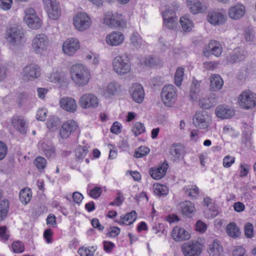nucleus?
<instances>
[{
	"label": "nucleus",
	"instance_id": "obj_15",
	"mask_svg": "<svg viewBox=\"0 0 256 256\" xmlns=\"http://www.w3.org/2000/svg\"><path fill=\"white\" fill-rule=\"evenodd\" d=\"M79 48V42L76 38L68 39L62 44V50L68 56H72Z\"/></svg>",
	"mask_w": 256,
	"mask_h": 256
},
{
	"label": "nucleus",
	"instance_id": "obj_9",
	"mask_svg": "<svg viewBox=\"0 0 256 256\" xmlns=\"http://www.w3.org/2000/svg\"><path fill=\"white\" fill-rule=\"evenodd\" d=\"M192 120L194 126L198 128L206 129L210 126V117L206 111L196 112Z\"/></svg>",
	"mask_w": 256,
	"mask_h": 256
},
{
	"label": "nucleus",
	"instance_id": "obj_7",
	"mask_svg": "<svg viewBox=\"0 0 256 256\" xmlns=\"http://www.w3.org/2000/svg\"><path fill=\"white\" fill-rule=\"evenodd\" d=\"M43 2L48 17L52 20H58L61 14L59 2L56 0H43Z\"/></svg>",
	"mask_w": 256,
	"mask_h": 256
},
{
	"label": "nucleus",
	"instance_id": "obj_3",
	"mask_svg": "<svg viewBox=\"0 0 256 256\" xmlns=\"http://www.w3.org/2000/svg\"><path fill=\"white\" fill-rule=\"evenodd\" d=\"M114 70L118 74L123 76L130 71L131 64L126 54L115 57L112 60Z\"/></svg>",
	"mask_w": 256,
	"mask_h": 256
},
{
	"label": "nucleus",
	"instance_id": "obj_27",
	"mask_svg": "<svg viewBox=\"0 0 256 256\" xmlns=\"http://www.w3.org/2000/svg\"><path fill=\"white\" fill-rule=\"evenodd\" d=\"M170 154L174 160H178L184 155V146L180 144H174L170 148Z\"/></svg>",
	"mask_w": 256,
	"mask_h": 256
},
{
	"label": "nucleus",
	"instance_id": "obj_38",
	"mask_svg": "<svg viewBox=\"0 0 256 256\" xmlns=\"http://www.w3.org/2000/svg\"><path fill=\"white\" fill-rule=\"evenodd\" d=\"M182 212L183 214L188 216L194 210V204L189 201H186L181 204Z\"/></svg>",
	"mask_w": 256,
	"mask_h": 256
},
{
	"label": "nucleus",
	"instance_id": "obj_13",
	"mask_svg": "<svg viewBox=\"0 0 256 256\" xmlns=\"http://www.w3.org/2000/svg\"><path fill=\"white\" fill-rule=\"evenodd\" d=\"M23 78L25 80H32L38 78L40 75V68L36 64L26 66L23 70Z\"/></svg>",
	"mask_w": 256,
	"mask_h": 256
},
{
	"label": "nucleus",
	"instance_id": "obj_33",
	"mask_svg": "<svg viewBox=\"0 0 256 256\" xmlns=\"http://www.w3.org/2000/svg\"><path fill=\"white\" fill-rule=\"evenodd\" d=\"M200 82L196 80L194 78L192 83L190 92V98L192 101L196 100L197 94L200 90Z\"/></svg>",
	"mask_w": 256,
	"mask_h": 256
},
{
	"label": "nucleus",
	"instance_id": "obj_61",
	"mask_svg": "<svg viewBox=\"0 0 256 256\" xmlns=\"http://www.w3.org/2000/svg\"><path fill=\"white\" fill-rule=\"evenodd\" d=\"M47 111L43 108H40L36 114V119L39 120L44 121L46 120Z\"/></svg>",
	"mask_w": 256,
	"mask_h": 256
},
{
	"label": "nucleus",
	"instance_id": "obj_54",
	"mask_svg": "<svg viewBox=\"0 0 256 256\" xmlns=\"http://www.w3.org/2000/svg\"><path fill=\"white\" fill-rule=\"evenodd\" d=\"M253 225L250 223L248 222L244 226V233L246 238H251L253 236Z\"/></svg>",
	"mask_w": 256,
	"mask_h": 256
},
{
	"label": "nucleus",
	"instance_id": "obj_25",
	"mask_svg": "<svg viewBox=\"0 0 256 256\" xmlns=\"http://www.w3.org/2000/svg\"><path fill=\"white\" fill-rule=\"evenodd\" d=\"M215 113L218 118L222 119H228L234 115V111L228 106H220L216 108Z\"/></svg>",
	"mask_w": 256,
	"mask_h": 256
},
{
	"label": "nucleus",
	"instance_id": "obj_51",
	"mask_svg": "<svg viewBox=\"0 0 256 256\" xmlns=\"http://www.w3.org/2000/svg\"><path fill=\"white\" fill-rule=\"evenodd\" d=\"M119 85L116 82L110 83L107 88V92L110 96H113L117 92Z\"/></svg>",
	"mask_w": 256,
	"mask_h": 256
},
{
	"label": "nucleus",
	"instance_id": "obj_4",
	"mask_svg": "<svg viewBox=\"0 0 256 256\" xmlns=\"http://www.w3.org/2000/svg\"><path fill=\"white\" fill-rule=\"evenodd\" d=\"M161 98L165 106H172L174 104L177 98L176 88L172 84L164 86L161 92Z\"/></svg>",
	"mask_w": 256,
	"mask_h": 256
},
{
	"label": "nucleus",
	"instance_id": "obj_17",
	"mask_svg": "<svg viewBox=\"0 0 256 256\" xmlns=\"http://www.w3.org/2000/svg\"><path fill=\"white\" fill-rule=\"evenodd\" d=\"M104 22L111 28H124L126 26V22L123 20L116 18L115 16L110 12L106 14Z\"/></svg>",
	"mask_w": 256,
	"mask_h": 256
},
{
	"label": "nucleus",
	"instance_id": "obj_34",
	"mask_svg": "<svg viewBox=\"0 0 256 256\" xmlns=\"http://www.w3.org/2000/svg\"><path fill=\"white\" fill-rule=\"evenodd\" d=\"M183 30L185 32H190L192 30L193 27V23L190 20L188 16H182L180 20Z\"/></svg>",
	"mask_w": 256,
	"mask_h": 256
},
{
	"label": "nucleus",
	"instance_id": "obj_6",
	"mask_svg": "<svg viewBox=\"0 0 256 256\" xmlns=\"http://www.w3.org/2000/svg\"><path fill=\"white\" fill-rule=\"evenodd\" d=\"M48 42V39L45 34H37L32 40V46L36 53L42 54L46 51Z\"/></svg>",
	"mask_w": 256,
	"mask_h": 256
},
{
	"label": "nucleus",
	"instance_id": "obj_59",
	"mask_svg": "<svg viewBox=\"0 0 256 256\" xmlns=\"http://www.w3.org/2000/svg\"><path fill=\"white\" fill-rule=\"evenodd\" d=\"M234 158L227 156L223 160V166L225 168H229L234 162Z\"/></svg>",
	"mask_w": 256,
	"mask_h": 256
},
{
	"label": "nucleus",
	"instance_id": "obj_22",
	"mask_svg": "<svg viewBox=\"0 0 256 256\" xmlns=\"http://www.w3.org/2000/svg\"><path fill=\"white\" fill-rule=\"evenodd\" d=\"M245 12L244 6L242 4H238L230 8L228 16L232 19L238 20L244 16Z\"/></svg>",
	"mask_w": 256,
	"mask_h": 256
},
{
	"label": "nucleus",
	"instance_id": "obj_11",
	"mask_svg": "<svg viewBox=\"0 0 256 256\" xmlns=\"http://www.w3.org/2000/svg\"><path fill=\"white\" fill-rule=\"evenodd\" d=\"M26 14L24 18L28 26L33 29H38L41 27L42 22L40 18L36 16L34 9L30 8L26 11Z\"/></svg>",
	"mask_w": 256,
	"mask_h": 256
},
{
	"label": "nucleus",
	"instance_id": "obj_62",
	"mask_svg": "<svg viewBox=\"0 0 256 256\" xmlns=\"http://www.w3.org/2000/svg\"><path fill=\"white\" fill-rule=\"evenodd\" d=\"M144 64L149 67L154 66L157 64L156 60L151 56L146 58Z\"/></svg>",
	"mask_w": 256,
	"mask_h": 256
},
{
	"label": "nucleus",
	"instance_id": "obj_21",
	"mask_svg": "<svg viewBox=\"0 0 256 256\" xmlns=\"http://www.w3.org/2000/svg\"><path fill=\"white\" fill-rule=\"evenodd\" d=\"M124 40V36L120 32H112L108 34L106 39L108 44L112 46L120 45Z\"/></svg>",
	"mask_w": 256,
	"mask_h": 256
},
{
	"label": "nucleus",
	"instance_id": "obj_57",
	"mask_svg": "<svg viewBox=\"0 0 256 256\" xmlns=\"http://www.w3.org/2000/svg\"><path fill=\"white\" fill-rule=\"evenodd\" d=\"M110 228L111 230L106 234L108 236L115 238L120 233V229L117 226L110 227Z\"/></svg>",
	"mask_w": 256,
	"mask_h": 256
},
{
	"label": "nucleus",
	"instance_id": "obj_31",
	"mask_svg": "<svg viewBox=\"0 0 256 256\" xmlns=\"http://www.w3.org/2000/svg\"><path fill=\"white\" fill-rule=\"evenodd\" d=\"M208 50L212 52V54L215 56H220L222 52V47L220 43L218 41L212 40L210 41L208 47Z\"/></svg>",
	"mask_w": 256,
	"mask_h": 256
},
{
	"label": "nucleus",
	"instance_id": "obj_8",
	"mask_svg": "<svg viewBox=\"0 0 256 256\" xmlns=\"http://www.w3.org/2000/svg\"><path fill=\"white\" fill-rule=\"evenodd\" d=\"M182 250L184 256H199L202 249L200 242L191 241L184 244Z\"/></svg>",
	"mask_w": 256,
	"mask_h": 256
},
{
	"label": "nucleus",
	"instance_id": "obj_63",
	"mask_svg": "<svg viewBox=\"0 0 256 256\" xmlns=\"http://www.w3.org/2000/svg\"><path fill=\"white\" fill-rule=\"evenodd\" d=\"M206 228V224L202 221L198 220L196 224V230L200 232H204Z\"/></svg>",
	"mask_w": 256,
	"mask_h": 256
},
{
	"label": "nucleus",
	"instance_id": "obj_16",
	"mask_svg": "<svg viewBox=\"0 0 256 256\" xmlns=\"http://www.w3.org/2000/svg\"><path fill=\"white\" fill-rule=\"evenodd\" d=\"M78 128L76 122L74 120H69L64 123L60 130V135L62 138H68Z\"/></svg>",
	"mask_w": 256,
	"mask_h": 256
},
{
	"label": "nucleus",
	"instance_id": "obj_20",
	"mask_svg": "<svg viewBox=\"0 0 256 256\" xmlns=\"http://www.w3.org/2000/svg\"><path fill=\"white\" fill-rule=\"evenodd\" d=\"M60 104L62 109L68 112H74L76 110V102L72 98L67 96L62 98L60 100Z\"/></svg>",
	"mask_w": 256,
	"mask_h": 256
},
{
	"label": "nucleus",
	"instance_id": "obj_18",
	"mask_svg": "<svg viewBox=\"0 0 256 256\" xmlns=\"http://www.w3.org/2000/svg\"><path fill=\"white\" fill-rule=\"evenodd\" d=\"M130 92L132 99L137 103H141L142 102L144 92L143 86L139 84H133L130 88Z\"/></svg>",
	"mask_w": 256,
	"mask_h": 256
},
{
	"label": "nucleus",
	"instance_id": "obj_39",
	"mask_svg": "<svg viewBox=\"0 0 256 256\" xmlns=\"http://www.w3.org/2000/svg\"><path fill=\"white\" fill-rule=\"evenodd\" d=\"M88 152V148L85 146H78L76 150V156L78 161L82 160Z\"/></svg>",
	"mask_w": 256,
	"mask_h": 256
},
{
	"label": "nucleus",
	"instance_id": "obj_19",
	"mask_svg": "<svg viewBox=\"0 0 256 256\" xmlns=\"http://www.w3.org/2000/svg\"><path fill=\"white\" fill-rule=\"evenodd\" d=\"M13 126L20 134H26L28 129V124L22 116H15L12 119Z\"/></svg>",
	"mask_w": 256,
	"mask_h": 256
},
{
	"label": "nucleus",
	"instance_id": "obj_12",
	"mask_svg": "<svg viewBox=\"0 0 256 256\" xmlns=\"http://www.w3.org/2000/svg\"><path fill=\"white\" fill-rule=\"evenodd\" d=\"M164 23L168 29L174 30L176 26L178 19L174 10L168 8L162 12Z\"/></svg>",
	"mask_w": 256,
	"mask_h": 256
},
{
	"label": "nucleus",
	"instance_id": "obj_36",
	"mask_svg": "<svg viewBox=\"0 0 256 256\" xmlns=\"http://www.w3.org/2000/svg\"><path fill=\"white\" fill-rule=\"evenodd\" d=\"M9 209V202L8 200L4 199L0 202V222L7 216Z\"/></svg>",
	"mask_w": 256,
	"mask_h": 256
},
{
	"label": "nucleus",
	"instance_id": "obj_60",
	"mask_svg": "<svg viewBox=\"0 0 256 256\" xmlns=\"http://www.w3.org/2000/svg\"><path fill=\"white\" fill-rule=\"evenodd\" d=\"M121 127L122 125L119 122H115L110 128V132L113 134H118L121 132Z\"/></svg>",
	"mask_w": 256,
	"mask_h": 256
},
{
	"label": "nucleus",
	"instance_id": "obj_5",
	"mask_svg": "<svg viewBox=\"0 0 256 256\" xmlns=\"http://www.w3.org/2000/svg\"><path fill=\"white\" fill-rule=\"evenodd\" d=\"M238 100L240 106L244 109H252L256 106V94L249 90L243 91Z\"/></svg>",
	"mask_w": 256,
	"mask_h": 256
},
{
	"label": "nucleus",
	"instance_id": "obj_47",
	"mask_svg": "<svg viewBox=\"0 0 256 256\" xmlns=\"http://www.w3.org/2000/svg\"><path fill=\"white\" fill-rule=\"evenodd\" d=\"M60 123L59 118L54 116H52L48 120L46 125L48 128L52 130L56 128Z\"/></svg>",
	"mask_w": 256,
	"mask_h": 256
},
{
	"label": "nucleus",
	"instance_id": "obj_1",
	"mask_svg": "<svg viewBox=\"0 0 256 256\" xmlns=\"http://www.w3.org/2000/svg\"><path fill=\"white\" fill-rule=\"evenodd\" d=\"M71 78L79 86L86 85L91 77L89 70L82 64H76L70 68Z\"/></svg>",
	"mask_w": 256,
	"mask_h": 256
},
{
	"label": "nucleus",
	"instance_id": "obj_37",
	"mask_svg": "<svg viewBox=\"0 0 256 256\" xmlns=\"http://www.w3.org/2000/svg\"><path fill=\"white\" fill-rule=\"evenodd\" d=\"M190 11L194 14L198 12H204L206 8V7L203 5L201 2L198 1L188 6Z\"/></svg>",
	"mask_w": 256,
	"mask_h": 256
},
{
	"label": "nucleus",
	"instance_id": "obj_26",
	"mask_svg": "<svg viewBox=\"0 0 256 256\" xmlns=\"http://www.w3.org/2000/svg\"><path fill=\"white\" fill-rule=\"evenodd\" d=\"M168 165L166 162H164L162 165L157 168H152L150 169V174L151 176L155 180H159L162 178L166 174Z\"/></svg>",
	"mask_w": 256,
	"mask_h": 256
},
{
	"label": "nucleus",
	"instance_id": "obj_48",
	"mask_svg": "<svg viewBox=\"0 0 256 256\" xmlns=\"http://www.w3.org/2000/svg\"><path fill=\"white\" fill-rule=\"evenodd\" d=\"M12 250L14 253H21L24 250V244L20 241H15L12 244Z\"/></svg>",
	"mask_w": 256,
	"mask_h": 256
},
{
	"label": "nucleus",
	"instance_id": "obj_49",
	"mask_svg": "<svg viewBox=\"0 0 256 256\" xmlns=\"http://www.w3.org/2000/svg\"><path fill=\"white\" fill-rule=\"evenodd\" d=\"M130 42L133 46L138 48L141 45L142 40L139 34L136 32H133L131 36Z\"/></svg>",
	"mask_w": 256,
	"mask_h": 256
},
{
	"label": "nucleus",
	"instance_id": "obj_2",
	"mask_svg": "<svg viewBox=\"0 0 256 256\" xmlns=\"http://www.w3.org/2000/svg\"><path fill=\"white\" fill-rule=\"evenodd\" d=\"M7 41L12 50L18 49L24 42V32L18 26H14L8 30Z\"/></svg>",
	"mask_w": 256,
	"mask_h": 256
},
{
	"label": "nucleus",
	"instance_id": "obj_28",
	"mask_svg": "<svg viewBox=\"0 0 256 256\" xmlns=\"http://www.w3.org/2000/svg\"><path fill=\"white\" fill-rule=\"evenodd\" d=\"M216 104V96L210 94L208 96L200 100L199 106L202 109H208L214 106Z\"/></svg>",
	"mask_w": 256,
	"mask_h": 256
},
{
	"label": "nucleus",
	"instance_id": "obj_46",
	"mask_svg": "<svg viewBox=\"0 0 256 256\" xmlns=\"http://www.w3.org/2000/svg\"><path fill=\"white\" fill-rule=\"evenodd\" d=\"M43 150L46 156L48 158H54L55 157V148L52 146L44 145Z\"/></svg>",
	"mask_w": 256,
	"mask_h": 256
},
{
	"label": "nucleus",
	"instance_id": "obj_32",
	"mask_svg": "<svg viewBox=\"0 0 256 256\" xmlns=\"http://www.w3.org/2000/svg\"><path fill=\"white\" fill-rule=\"evenodd\" d=\"M246 52L244 51L237 50L228 56L227 60L229 62L234 64L238 62L244 60Z\"/></svg>",
	"mask_w": 256,
	"mask_h": 256
},
{
	"label": "nucleus",
	"instance_id": "obj_45",
	"mask_svg": "<svg viewBox=\"0 0 256 256\" xmlns=\"http://www.w3.org/2000/svg\"><path fill=\"white\" fill-rule=\"evenodd\" d=\"M34 164L36 165V168L40 170L44 169L46 165V160L40 156H37L34 161Z\"/></svg>",
	"mask_w": 256,
	"mask_h": 256
},
{
	"label": "nucleus",
	"instance_id": "obj_23",
	"mask_svg": "<svg viewBox=\"0 0 256 256\" xmlns=\"http://www.w3.org/2000/svg\"><path fill=\"white\" fill-rule=\"evenodd\" d=\"M171 236L175 241L185 240L190 238L189 233L184 228L178 226H176L172 229Z\"/></svg>",
	"mask_w": 256,
	"mask_h": 256
},
{
	"label": "nucleus",
	"instance_id": "obj_44",
	"mask_svg": "<svg viewBox=\"0 0 256 256\" xmlns=\"http://www.w3.org/2000/svg\"><path fill=\"white\" fill-rule=\"evenodd\" d=\"M145 127L143 124L140 122H136L133 126L132 131L134 132L135 136L145 132Z\"/></svg>",
	"mask_w": 256,
	"mask_h": 256
},
{
	"label": "nucleus",
	"instance_id": "obj_29",
	"mask_svg": "<svg viewBox=\"0 0 256 256\" xmlns=\"http://www.w3.org/2000/svg\"><path fill=\"white\" fill-rule=\"evenodd\" d=\"M210 88L212 91H217L220 90L223 84L222 78L218 74H212L210 76Z\"/></svg>",
	"mask_w": 256,
	"mask_h": 256
},
{
	"label": "nucleus",
	"instance_id": "obj_50",
	"mask_svg": "<svg viewBox=\"0 0 256 256\" xmlns=\"http://www.w3.org/2000/svg\"><path fill=\"white\" fill-rule=\"evenodd\" d=\"M221 250L222 248L219 246L217 242H214L212 244L208 246V252L214 256L216 255Z\"/></svg>",
	"mask_w": 256,
	"mask_h": 256
},
{
	"label": "nucleus",
	"instance_id": "obj_42",
	"mask_svg": "<svg viewBox=\"0 0 256 256\" xmlns=\"http://www.w3.org/2000/svg\"><path fill=\"white\" fill-rule=\"evenodd\" d=\"M154 192L157 196H164L168 193V188L162 184H158L154 188Z\"/></svg>",
	"mask_w": 256,
	"mask_h": 256
},
{
	"label": "nucleus",
	"instance_id": "obj_64",
	"mask_svg": "<svg viewBox=\"0 0 256 256\" xmlns=\"http://www.w3.org/2000/svg\"><path fill=\"white\" fill-rule=\"evenodd\" d=\"M7 228L6 226H0V238L4 240H7L10 236L6 233Z\"/></svg>",
	"mask_w": 256,
	"mask_h": 256
},
{
	"label": "nucleus",
	"instance_id": "obj_35",
	"mask_svg": "<svg viewBox=\"0 0 256 256\" xmlns=\"http://www.w3.org/2000/svg\"><path fill=\"white\" fill-rule=\"evenodd\" d=\"M19 196L22 202L26 204L32 198V192L30 188H24L20 191Z\"/></svg>",
	"mask_w": 256,
	"mask_h": 256
},
{
	"label": "nucleus",
	"instance_id": "obj_52",
	"mask_svg": "<svg viewBox=\"0 0 256 256\" xmlns=\"http://www.w3.org/2000/svg\"><path fill=\"white\" fill-rule=\"evenodd\" d=\"M232 254V256H247L246 250L242 246H235Z\"/></svg>",
	"mask_w": 256,
	"mask_h": 256
},
{
	"label": "nucleus",
	"instance_id": "obj_53",
	"mask_svg": "<svg viewBox=\"0 0 256 256\" xmlns=\"http://www.w3.org/2000/svg\"><path fill=\"white\" fill-rule=\"evenodd\" d=\"M102 193V188L99 186H95L90 190L89 195L94 198H98L100 196Z\"/></svg>",
	"mask_w": 256,
	"mask_h": 256
},
{
	"label": "nucleus",
	"instance_id": "obj_56",
	"mask_svg": "<svg viewBox=\"0 0 256 256\" xmlns=\"http://www.w3.org/2000/svg\"><path fill=\"white\" fill-rule=\"evenodd\" d=\"M8 152V147L2 142L0 141V160L4 159Z\"/></svg>",
	"mask_w": 256,
	"mask_h": 256
},
{
	"label": "nucleus",
	"instance_id": "obj_41",
	"mask_svg": "<svg viewBox=\"0 0 256 256\" xmlns=\"http://www.w3.org/2000/svg\"><path fill=\"white\" fill-rule=\"evenodd\" d=\"M150 152L148 147L141 146L138 147L134 152V156L136 158H140L146 156Z\"/></svg>",
	"mask_w": 256,
	"mask_h": 256
},
{
	"label": "nucleus",
	"instance_id": "obj_40",
	"mask_svg": "<svg viewBox=\"0 0 256 256\" xmlns=\"http://www.w3.org/2000/svg\"><path fill=\"white\" fill-rule=\"evenodd\" d=\"M184 73V68L179 67L176 69L174 79V83L178 86H181L182 82L183 80Z\"/></svg>",
	"mask_w": 256,
	"mask_h": 256
},
{
	"label": "nucleus",
	"instance_id": "obj_14",
	"mask_svg": "<svg viewBox=\"0 0 256 256\" xmlns=\"http://www.w3.org/2000/svg\"><path fill=\"white\" fill-rule=\"evenodd\" d=\"M80 106L83 108H94L98 104V98L92 94H83L79 100Z\"/></svg>",
	"mask_w": 256,
	"mask_h": 256
},
{
	"label": "nucleus",
	"instance_id": "obj_58",
	"mask_svg": "<svg viewBox=\"0 0 256 256\" xmlns=\"http://www.w3.org/2000/svg\"><path fill=\"white\" fill-rule=\"evenodd\" d=\"M244 35L246 40L248 42L252 41L254 37L253 30L250 28H246L245 30Z\"/></svg>",
	"mask_w": 256,
	"mask_h": 256
},
{
	"label": "nucleus",
	"instance_id": "obj_30",
	"mask_svg": "<svg viewBox=\"0 0 256 256\" xmlns=\"http://www.w3.org/2000/svg\"><path fill=\"white\" fill-rule=\"evenodd\" d=\"M227 234L231 238H236L240 236V231L236 223L232 222L229 223L226 228Z\"/></svg>",
	"mask_w": 256,
	"mask_h": 256
},
{
	"label": "nucleus",
	"instance_id": "obj_43",
	"mask_svg": "<svg viewBox=\"0 0 256 256\" xmlns=\"http://www.w3.org/2000/svg\"><path fill=\"white\" fill-rule=\"evenodd\" d=\"M137 214L134 210H132L124 216H122L121 218L124 219L126 222H128V225L132 224L136 218Z\"/></svg>",
	"mask_w": 256,
	"mask_h": 256
},
{
	"label": "nucleus",
	"instance_id": "obj_55",
	"mask_svg": "<svg viewBox=\"0 0 256 256\" xmlns=\"http://www.w3.org/2000/svg\"><path fill=\"white\" fill-rule=\"evenodd\" d=\"M12 0H0V8L4 10H8L12 8Z\"/></svg>",
	"mask_w": 256,
	"mask_h": 256
},
{
	"label": "nucleus",
	"instance_id": "obj_24",
	"mask_svg": "<svg viewBox=\"0 0 256 256\" xmlns=\"http://www.w3.org/2000/svg\"><path fill=\"white\" fill-rule=\"evenodd\" d=\"M208 20L213 25H220L225 22L226 16L220 12H212L208 13Z\"/></svg>",
	"mask_w": 256,
	"mask_h": 256
},
{
	"label": "nucleus",
	"instance_id": "obj_10",
	"mask_svg": "<svg viewBox=\"0 0 256 256\" xmlns=\"http://www.w3.org/2000/svg\"><path fill=\"white\" fill-rule=\"evenodd\" d=\"M74 24L78 30L83 31L87 29L90 24L88 15L84 12L78 13L74 18Z\"/></svg>",
	"mask_w": 256,
	"mask_h": 256
}]
</instances>
